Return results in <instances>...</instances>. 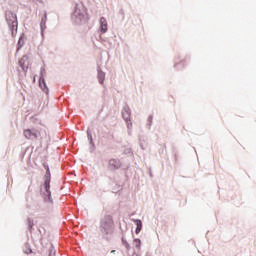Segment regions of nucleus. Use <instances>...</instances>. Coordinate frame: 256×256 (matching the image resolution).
<instances>
[{
    "label": "nucleus",
    "mask_w": 256,
    "mask_h": 256,
    "mask_svg": "<svg viewBox=\"0 0 256 256\" xmlns=\"http://www.w3.org/2000/svg\"><path fill=\"white\" fill-rule=\"evenodd\" d=\"M19 65L21 67V69L23 71H25L27 68L25 67V57H22L20 60H19Z\"/></svg>",
    "instance_id": "obj_10"
},
{
    "label": "nucleus",
    "mask_w": 256,
    "mask_h": 256,
    "mask_svg": "<svg viewBox=\"0 0 256 256\" xmlns=\"http://www.w3.org/2000/svg\"><path fill=\"white\" fill-rule=\"evenodd\" d=\"M44 201L46 202H52L51 200V180L46 179L44 182Z\"/></svg>",
    "instance_id": "obj_3"
},
{
    "label": "nucleus",
    "mask_w": 256,
    "mask_h": 256,
    "mask_svg": "<svg viewBox=\"0 0 256 256\" xmlns=\"http://www.w3.org/2000/svg\"><path fill=\"white\" fill-rule=\"evenodd\" d=\"M108 24L107 19L105 17L100 18V32L101 33H107Z\"/></svg>",
    "instance_id": "obj_5"
},
{
    "label": "nucleus",
    "mask_w": 256,
    "mask_h": 256,
    "mask_svg": "<svg viewBox=\"0 0 256 256\" xmlns=\"http://www.w3.org/2000/svg\"><path fill=\"white\" fill-rule=\"evenodd\" d=\"M48 256H55V249L50 248Z\"/></svg>",
    "instance_id": "obj_15"
},
{
    "label": "nucleus",
    "mask_w": 256,
    "mask_h": 256,
    "mask_svg": "<svg viewBox=\"0 0 256 256\" xmlns=\"http://www.w3.org/2000/svg\"><path fill=\"white\" fill-rule=\"evenodd\" d=\"M109 167L113 171L115 169H119L121 167V163L119 162V160L111 159L109 161Z\"/></svg>",
    "instance_id": "obj_6"
},
{
    "label": "nucleus",
    "mask_w": 256,
    "mask_h": 256,
    "mask_svg": "<svg viewBox=\"0 0 256 256\" xmlns=\"http://www.w3.org/2000/svg\"><path fill=\"white\" fill-rule=\"evenodd\" d=\"M27 223H28V229H29V231H32L33 225H35V224L33 223V219L28 218Z\"/></svg>",
    "instance_id": "obj_13"
},
{
    "label": "nucleus",
    "mask_w": 256,
    "mask_h": 256,
    "mask_svg": "<svg viewBox=\"0 0 256 256\" xmlns=\"http://www.w3.org/2000/svg\"><path fill=\"white\" fill-rule=\"evenodd\" d=\"M134 245H135L136 249H141V239H139V238L134 239Z\"/></svg>",
    "instance_id": "obj_12"
},
{
    "label": "nucleus",
    "mask_w": 256,
    "mask_h": 256,
    "mask_svg": "<svg viewBox=\"0 0 256 256\" xmlns=\"http://www.w3.org/2000/svg\"><path fill=\"white\" fill-rule=\"evenodd\" d=\"M74 15L76 17H78V19H80V21L85 18V12L84 13H81V10H79L78 8L75 9L74 11Z\"/></svg>",
    "instance_id": "obj_9"
},
{
    "label": "nucleus",
    "mask_w": 256,
    "mask_h": 256,
    "mask_svg": "<svg viewBox=\"0 0 256 256\" xmlns=\"http://www.w3.org/2000/svg\"><path fill=\"white\" fill-rule=\"evenodd\" d=\"M6 21L10 28L12 37H15V35H17V28L19 25V23L17 22V15L11 11H7L6 12Z\"/></svg>",
    "instance_id": "obj_1"
},
{
    "label": "nucleus",
    "mask_w": 256,
    "mask_h": 256,
    "mask_svg": "<svg viewBox=\"0 0 256 256\" xmlns=\"http://www.w3.org/2000/svg\"><path fill=\"white\" fill-rule=\"evenodd\" d=\"M123 245L126 247V249H130L129 242L126 240H122Z\"/></svg>",
    "instance_id": "obj_14"
},
{
    "label": "nucleus",
    "mask_w": 256,
    "mask_h": 256,
    "mask_svg": "<svg viewBox=\"0 0 256 256\" xmlns=\"http://www.w3.org/2000/svg\"><path fill=\"white\" fill-rule=\"evenodd\" d=\"M132 256H139V255H137V254H133Z\"/></svg>",
    "instance_id": "obj_16"
},
{
    "label": "nucleus",
    "mask_w": 256,
    "mask_h": 256,
    "mask_svg": "<svg viewBox=\"0 0 256 256\" xmlns=\"http://www.w3.org/2000/svg\"><path fill=\"white\" fill-rule=\"evenodd\" d=\"M135 223H136L135 233L136 235H139V233H141V229H143V223L141 222V220H135Z\"/></svg>",
    "instance_id": "obj_8"
},
{
    "label": "nucleus",
    "mask_w": 256,
    "mask_h": 256,
    "mask_svg": "<svg viewBox=\"0 0 256 256\" xmlns=\"http://www.w3.org/2000/svg\"><path fill=\"white\" fill-rule=\"evenodd\" d=\"M39 85H40L41 89L44 91V93H49V89L47 88V84L45 83L44 77H40Z\"/></svg>",
    "instance_id": "obj_7"
},
{
    "label": "nucleus",
    "mask_w": 256,
    "mask_h": 256,
    "mask_svg": "<svg viewBox=\"0 0 256 256\" xmlns=\"http://www.w3.org/2000/svg\"><path fill=\"white\" fill-rule=\"evenodd\" d=\"M101 227L104 229L106 235H109V231L113 227V218L111 216H106L101 222Z\"/></svg>",
    "instance_id": "obj_2"
},
{
    "label": "nucleus",
    "mask_w": 256,
    "mask_h": 256,
    "mask_svg": "<svg viewBox=\"0 0 256 256\" xmlns=\"http://www.w3.org/2000/svg\"><path fill=\"white\" fill-rule=\"evenodd\" d=\"M24 253H26V255H29V254L33 253V250H31V247H29V244L25 245Z\"/></svg>",
    "instance_id": "obj_11"
},
{
    "label": "nucleus",
    "mask_w": 256,
    "mask_h": 256,
    "mask_svg": "<svg viewBox=\"0 0 256 256\" xmlns=\"http://www.w3.org/2000/svg\"><path fill=\"white\" fill-rule=\"evenodd\" d=\"M23 133H24V137L26 139L33 140V139H37V137H39V131H37V130L26 129V130H24Z\"/></svg>",
    "instance_id": "obj_4"
}]
</instances>
